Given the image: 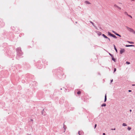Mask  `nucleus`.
<instances>
[{
	"label": "nucleus",
	"instance_id": "nucleus-1",
	"mask_svg": "<svg viewBox=\"0 0 135 135\" xmlns=\"http://www.w3.org/2000/svg\"><path fill=\"white\" fill-rule=\"evenodd\" d=\"M126 27L128 31L135 34V31L133 29L129 28L127 26H126Z\"/></svg>",
	"mask_w": 135,
	"mask_h": 135
},
{
	"label": "nucleus",
	"instance_id": "nucleus-2",
	"mask_svg": "<svg viewBox=\"0 0 135 135\" xmlns=\"http://www.w3.org/2000/svg\"><path fill=\"white\" fill-rule=\"evenodd\" d=\"M125 51V50L124 49H121L120 50V53L121 54H122Z\"/></svg>",
	"mask_w": 135,
	"mask_h": 135
},
{
	"label": "nucleus",
	"instance_id": "nucleus-3",
	"mask_svg": "<svg viewBox=\"0 0 135 135\" xmlns=\"http://www.w3.org/2000/svg\"><path fill=\"white\" fill-rule=\"evenodd\" d=\"M85 3L86 4H90V2L88 1H86L85 2Z\"/></svg>",
	"mask_w": 135,
	"mask_h": 135
},
{
	"label": "nucleus",
	"instance_id": "nucleus-4",
	"mask_svg": "<svg viewBox=\"0 0 135 135\" xmlns=\"http://www.w3.org/2000/svg\"><path fill=\"white\" fill-rule=\"evenodd\" d=\"M126 47H131V46H134V45H126Z\"/></svg>",
	"mask_w": 135,
	"mask_h": 135
},
{
	"label": "nucleus",
	"instance_id": "nucleus-5",
	"mask_svg": "<svg viewBox=\"0 0 135 135\" xmlns=\"http://www.w3.org/2000/svg\"><path fill=\"white\" fill-rule=\"evenodd\" d=\"M107 100V95L106 94H105V99H104V102H105Z\"/></svg>",
	"mask_w": 135,
	"mask_h": 135
},
{
	"label": "nucleus",
	"instance_id": "nucleus-6",
	"mask_svg": "<svg viewBox=\"0 0 135 135\" xmlns=\"http://www.w3.org/2000/svg\"><path fill=\"white\" fill-rule=\"evenodd\" d=\"M103 36L105 38H108L104 34H103Z\"/></svg>",
	"mask_w": 135,
	"mask_h": 135
},
{
	"label": "nucleus",
	"instance_id": "nucleus-7",
	"mask_svg": "<svg viewBox=\"0 0 135 135\" xmlns=\"http://www.w3.org/2000/svg\"><path fill=\"white\" fill-rule=\"evenodd\" d=\"M114 49L115 50L116 52H117V50L115 47V46L114 45Z\"/></svg>",
	"mask_w": 135,
	"mask_h": 135
},
{
	"label": "nucleus",
	"instance_id": "nucleus-8",
	"mask_svg": "<svg viewBox=\"0 0 135 135\" xmlns=\"http://www.w3.org/2000/svg\"><path fill=\"white\" fill-rule=\"evenodd\" d=\"M111 36L113 37L114 38H117V37L115 35H114L113 34L112 35V36Z\"/></svg>",
	"mask_w": 135,
	"mask_h": 135
},
{
	"label": "nucleus",
	"instance_id": "nucleus-9",
	"mask_svg": "<svg viewBox=\"0 0 135 135\" xmlns=\"http://www.w3.org/2000/svg\"><path fill=\"white\" fill-rule=\"evenodd\" d=\"M112 59L114 61V62H115V59L113 57V56L112 57Z\"/></svg>",
	"mask_w": 135,
	"mask_h": 135
},
{
	"label": "nucleus",
	"instance_id": "nucleus-10",
	"mask_svg": "<svg viewBox=\"0 0 135 135\" xmlns=\"http://www.w3.org/2000/svg\"><path fill=\"white\" fill-rule=\"evenodd\" d=\"M108 34L110 36H112V34H111L110 32H108Z\"/></svg>",
	"mask_w": 135,
	"mask_h": 135
},
{
	"label": "nucleus",
	"instance_id": "nucleus-11",
	"mask_svg": "<svg viewBox=\"0 0 135 135\" xmlns=\"http://www.w3.org/2000/svg\"><path fill=\"white\" fill-rule=\"evenodd\" d=\"M128 42H129V43H130L131 44H134V42H130V41H127Z\"/></svg>",
	"mask_w": 135,
	"mask_h": 135
},
{
	"label": "nucleus",
	"instance_id": "nucleus-12",
	"mask_svg": "<svg viewBox=\"0 0 135 135\" xmlns=\"http://www.w3.org/2000/svg\"><path fill=\"white\" fill-rule=\"evenodd\" d=\"M106 104L105 103H104V104H102V107L105 106H106Z\"/></svg>",
	"mask_w": 135,
	"mask_h": 135
},
{
	"label": "nucleus",
	"instance_id": "nucleus-13",
	"mask_svg": "<svg viewBox=\"0 0 135 135\" xmlns=\"http://www.w3.org/2000/svg\"><path fill=\"white\" fill-rule=\"evenodd\" d=\"M123 126H127V125L125 123H123L122 124Z\"/></svg>",
	"mask_w": 135,
	"mask_h": 135
},
{
	"label": "nucleus",
	"instance_id": "nucleus-14",
	"mask_svg": "<svg viewBox=\"0 0 135 135\" xmlns=\"http://www.w3.org/2000/svg\"><path fill=\"white\" fill-rule=\"evenodd\" d=\"M128 130H130L131 129V128L129 127H128Z\"/></svg>",
	"mask_w": 135,
	"mask_h": 135
},
{
	"label": "nucleus",
	"instance_id": "nucleus-15",
	"mask_svg": "<svg viewBox=\"0 0 135 135\" xmlns=\"http://www.w3.org/2000/svg\"><path fill=\"white\" fill-rule=\"evenodd\" d=\"M81 93V92L80 91H79L77 92V94H80Z\"/></svg>",
	"mask_w": 135,
	"mask_h": 135
},
{
	"label": "nucleus",
	"instance_id": "nucleus-16",
	"mask_svg": "<svg viewBox=\"0 0 135 135\" xmlns=\"http://www.w3.org/2000/svg\"><path fill=\"white\" fill-rule=\"evenodd\" d=\"M115 34L117 35H118V36H120V35H119L118 34L116 33H115Z\"/></svg>",
	"mask_w": 135,
	"mask_h": 135
},
{
	"label": "nucleus",
	"instance_id": "nucleus-17",
	"mask_svg": "<svg viewBox=\"0 0 135 135\" xmlns=\"http://www.w3.org/2000/svg\"><path fill=\"white\" fill-rule=\"evenodd\" d=\"M126 64H130V63L129 62L127 61L126 62Z\"/></svg>",
	"mask_w": 135,
	"mask_h": 135
},
{
	"label": "nucleus",
	"instance_id": "nucleus-18",
	"mask_svg": "<svg viewBox=\"0 0 135 135\" xmlns=\"http://www.w3.org/2000/svg\"><path fill=\"white\" fill-rule=\"evenodd\" d=\"M109 55L111 56L112 57L113 56V55L111 54L110 53H109Z\"/></svg>",
	"mask_w": 135,
	"mask_h": 135
},
{
	"label": "nucleus",
	"instance_id": "nucleus-19",
	"mask_svg": "<svg viewBox=\"0 0 135 135\" xmlns=\"http://www.w3.org/2000/svg\"><path fill=\"white\" fill-rule=\"evenodd\" d=\"M116 68H115L114 69V72H115L116 71Z\"/></svg>",
	"mask_w": 135,
	"mask_h": 135
},
{
	"label": "nucleus",
	"instance_id": "nucleus-20",
	"mask_svg": "<svg viewBox=\"0 0 135 135\" xmlns=\"http://www.w3.org/2000/svg\"><path fill=\"white\" fill-rule=\"evenodd\" d=\"M117 7L119 9H121V8H120V7H118V6H117Z\"/></svg>",
	"mask_w": 135,
	"mask_h": 135
},
{
	"label": "nucleus",
	"instance_id": "nucleus-21",
	"mask_svg": "<svg viewBox=\"0 0 135 135\" xmlns=\"http://www.w3.org/2000/svg\"><path fill=\"white\" fill-rule=\"evenodd\" d=\"M112 32H113L115 34V33H116L115 31H112Z\"/></svg>",
	"mask_w": 135,
	"mask_h": 135
},
{
	"label": "nucleus",
	"instance_id": "nucleus-22",
	"mask_svg": "<svg viewBox=\"0 0 135 135\" xmlns=\"http://www.w3.org/2000/svg\"><path fill=\"white\" fill-rule=\"evenodd\" d=\"M97 126V124H95V126H94V127H95V128H96V127Z\"/></svg>",
	"mask_w": 135,
	"mask_h": 135
},
{
	"label": "nucleus",
	"instance_id": "nucleus-23",
	"mask_svg": "<svg viewBox=\"0 0 135 135\" xmlns=\"http://www.w3.org/2000/svg\"><path fill=\"white\" fill-rule=\"evenodd\" d=\"M111 129V130H115V128H114V129Z\"/></svg>",
	"mask_w": 135,
	"mask_h": 135
},
{
	"label": "nucleus",
	"instance_id": "nucleus-24",
	"mask_svg": "<svg viewBox=\"0 0 135 135\" xmlns=\"http://www.w3.org/2000/svg\"><path fill=\"white\" fill-rule=\"evenodd\" d=\"M103 135H105V133H103Z\"/></svg>",
	"mask_w": 135,
	"mask_h": 135
},
{
	"label": "nucleus",
	"instance_id": "nucleus-25",
	"mask_svg": "<svg viewBox=\"0 0 135 135\" xmlns=\"http://www.w3.org/2000/svg\"><path fill=\"white\" fill-rule=\"evenodd\" d=\"M129 17H131V18H132V16H131L129 15Z\"/></svg>",
	"mask_w": 135,
	"mask_h": 135
},
{
	"label": "nucleus",
	"instance_id": "nucleus-26",
	"mask_svg": "<svg viewBox=\"0 0 135 135\" xmlns=\"http://www.w3.org/2000/svg\"><path fill=\"white\" fill-rule=\"evenodd\" d=\"M108 38V40H109V41H110V39L109 38Z\"/></svg>",
	"mask_w": 135,
	"mask_h": 135
},
{
	"label": "nucleus",
	"instance_id": "nucleus-27",
	"mask_svg": "<svg viewBox=\"0 0 135 135\" xmlns=\"http://www.w3.org/2000/svg\"><path fill=\"white\" fill-rule=\"evenodd\" d=\"M129 92H131V90H129Z\"/></svg>",
	"mask_w": 135,
	"mask_h": 135
},
{
	"label": "nucleus",
	"instance_id": "nucleus-28",
	"mask_svg": "<svg viewBox=\"0 0 135 135\" xmlns=\"http://www.w3.org/2000/svg\"><path fill=\"white\" fill-rule=\"evenodd\" d=\"M78 133H79V135H80L79 131V132Z\"/></svg>",
	"mask_w": 135,
	"mask_h": 135
},
{
	"label": "nucleus",
	"instance_id": "nucleus-29",
	"mask_svg": "<svg viewBox=\"0 0 135 135\" xmlns=\"http://www.w3.org/2000/svg\"><path fill=\"white\" fill-rule=\"evenodd\" d=\"M130 111L131 112V111H132V110H131H131H130Z\"/></svg>",
	"mask_w": 135,
	"mask_h": 135
},
{
	"label": "nucleus",
	"instance_id": "nucleus-30",
	"mask_svg": "<svg viewBox=\"0 0 135 135\" xmlns=\"http://www.w3.org/2000/svg\"><path fill=\"white\" fill-rule=\"evenodd\" d=\"M132 85V86H134V85L135 86V84H134V85L133 84V85Z\"/></svg>",
	"mask_w": 135,
	"mask_h": 135
},
{
	"label": "nucleus",
	"instance_id": "nucleus-31",
	"mask_svg": "<svg viewBox=\"0 0 135 135\" xmlns=\"http://www.w3.org/2000/svg\"><path fill=\"white\" fill-rule=\"evenodd\" d=\"M113 81V80H111V82H112Z\"/></svg>",
	"mask_w": 135,
	"mask_h": 135
}]
</instances>
